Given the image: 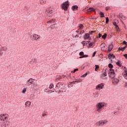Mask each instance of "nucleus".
Listing matches in <instances>:
<instances>
[{
  "label": "nucleus",
  "instance_id": "cd10ccee",
  "mask_svg": "<svg viewBox=\"0 0 127 127\" xmlns=\"http://www.w3.org/2000/svg\"><path fill=\"white\" fill-rule=\"evenodd\" d=\"M116 65H118V66H119V67L122 66V64H121V62L118 61V62L116 63Z\"/></svg>",
  "mask_w": 127,
  "mask_h": 127
},
{
  "label": "nucleus",
  "instance_id": "473e14b6",
  "mask_svg": "<svg viewBox=\"0 0 127 127\" xmlns=\"http://www.w3.org/2000/svg\"><path fill=\"white\" fill-rule=\"evenodd\" d=\"M87 75H88V73H86L85 74L81 75L80 76L81 78H85V77H86L87 76Z\"/></svg>",
  "mask_w": 127,
  "mask_h": 127
},
{
  "label": "nucleus",
  "instance_id": "5fc2aeb1",
  "mask_svg": "<svg viewBox=\"0 0 127 127\" xmlns=\"http://www.w3.org/2000/svg\"><path fill=\"white\" fill-rule=\"evenodd\" d=\"M123 44H125V45H126L127 44V42L126 41H124L123 42Z\"/></svg>",
  "mask_w": 127,
  "mask_h": 127
},
{
  "label": "nucleus",
  "instance_id": "393cba45",
  "mask_svg": "<svg viewBox=\"0 0 127 127\" xmlns=\"http://www.w3.org/2000/svg\"><path fill=\"white\" fill-rule=\"evenodd\" d=\"M55 22V19H52L47 22V23H54Z\"/></svg>",
  "mask_w": 127,
  "mask_h": 127
},
{
  "label": "nucleus",
  "instance_id": "4d7b16f0",
  "mask_svg": "<svg viewBox=\"0 0 127 127\" xmlns=\"http://www.w3.org/2000/svg\"><path fill=\"white\" fill-rule=\"evenodd\" d=\"M75 83H76V82L72 81V82H70V84H75Z\"/></svg>",
  "mask_w": 127,
  "mask_h": 127
},
{
  "label": "nucleus",
  "instance_id": "680f3d73",
  "mask_svg": "<svg viewBox=\"0 0 127 127\" xmlns=\"http://www.w3.org/2000/svg\"><path fill=\"white\" fill-rule=\"evenodd\" d=\"M45 116H46V114L43 113V117H45Z\"/></svg>",
  "mask_w": 127,
  "mask_h": 127
},
{
  "label": "nucleus",
  "instance_id": "79ce46f5",
  "mask_svg": "<svg viewBox=\"0 0 127 127\" xmlns=\"http://www.w3.org/2000/svg\"><path fill=\"white\" fill-rule=\"evenodd\" d=\"M113 25H114L116 28L117 27V26H118V24H117V22H113Z\"/></svg>",
  "mask_w": 127,
  "mask_h": 127
},
{
  "label": "nucleus",
  "instance_id": "dca6fc26",
  "mask_svg": "<svg viewBox=\"0 0 127 127\" xmlns=\"http://www.w3.org/2000/svg\"><path fill=\"white\" fill-rule=\"evenodd\" d=\"M77 33H78V34L75 35L74 36V37H79V35L80 34H83V33H84V31H76Z\"/></svg>",
  "mask_w": 127,
  "mask_h": 127
},
{
  "label": "nucleus",
  "instance_id": "0e129e2a",
  "mask_svg": "<svg viewBox=\"0 0 127 127\" xmlns=\"http://www.w3.org/2000/svg\"><path fill=\"white\" fill-rule=\"evenodd\" d=\"M79 58L81 59L82 58H84V57H83V56H82L80 57Z\"/></svg>",
  "mask_w": 127,
  "mask_h": 127
},
{
  "label": "nucleus",
  "instance_id": "49530a36",
  "mask_svg": "<svg viewBox=\"0 0 127 127\" xmlns=\"http://www.w3.org/2000/svg\"><path fill=\"white\" fill-rule=\"evenodd\" d=\"M82 44H83V46H85V45H86V44H87V43H86V42H85V41H83L82 42Z\"/></svg>",
  "mask_w": 127,
  "mask_h": 127
},
{
  "label": "nucleus",
  "instance_id": "8fccbe9b",
  "mask_svg": "<svg viewBox=\"0 0 127 127\" xmlns=\"http://www.w3.org/2000/svg\"><path fill=\"white\" fill-rule=\"evenodd\" d=\"M83 58H86V57H88V55H83Z\"/></svg>",
  "mask_w": 127,
  "mask_h": 127
},
{
  "label": "nucleus",
  "instance_id": "c85d7f7f",
  "mask_svg": "<svg viewBox=\"0 0 127 127\" xmlns=\"http://www.w3.org/2000/svg\"><path fill=\"white\" fill-rule=\"evenodd\" d=\"M88 11H95V9L94 8L90 7L88 9Z\"/></svg>",
  "mask_w": 127,
  "mask_h": 127
},
{
  "label": "nucleus",
  "instance_id": "a18cd8bd",
  "mask_svg": "<svg viewBox=\"0 0 127 127\" xmlns=\"http://www.w3.org/2000/svg\"><path fill=\"white\" fill-rule=\"evenodd\" d=\"M67 86H68V88H71V87H73V85H72V84H71L70 83V84H68V85H67Z\"/></svg>",
  "mask_w": 127,
  "mask_h": 127
},
{
  "label": "nucleus",
  "instance_id": "774afa93",
  "mask_svg": "<svg viewBox=\"0 0 127 127\" xmlns=\"http://www.w3.org/2000/svg\"><path fill=\"white\" fill-rule=\"evenodd\" d=\"M122 68H124V66H122Z\"/></svg>",
  "mask_w": 127,
  "mask_h": 127
},
{
  "label": "nucleus",
  "instance_id": "603ef678",
  "mask_svg": "<svg viewBox=\"0 0 127 127\" xmlns=\"http://www.w3.org/2000/svg\"><path fill=\"white\" fill-rule=\"evenodd\" d=\"M109 9H110V7L107 6V7H106V10H109Z\"/></svg>",
  "mask_w": 127,
  "mask_h": 127
},
{
  "label": "nucleus",
  "instance_id": "ea45409f",
  "mask_svg": "<svg viewBox=\"0 0 127 127\" xmlns=\"http://www.w3.org/2000/svg\"><path fill=\"white\" fill-rule=\"evenodd\" d=\"M89 47H91L93 48V43H90L89 45H88Z\"/></svg>",
  "mask_w": 127,
  "mask_h": 127
},
{
  "label": "nucleus",
  "instance_id": "f704fd0d",
  "mask_svg": "<svg viewBox=\"0 0 127 127\" xmlns=\"http://www.w3.org/2000/svg\"><path fill=\"white\" fill-rule=\"evenodd\" d=\"M57 79H58V80H61V79H62V76L60 75L57 76Z\"/></svg>",
  "mask_w": 127,
  "mask_h": 127
},
{
  "label": "nucleus",
  "instance_id": "6e6552de",
  "mask_svg": "<svg viewBox=\"0 0 127 127\" xmlns=\"http://www.w3.org/2000/svg\"><path fill=\"white\" fill-rule=\"evenodd\" d=\"M109 74L110 78H115L116 76V75L115 74V71L113 69H110V70L109 71Z\"/></svg>",
  "mask_w": 127,
  "mask_h": 127
},
{
  "label": "nucleus",
  "instance_id": "ddd939ff",
  "mask_svg": "<svg viewBox=\"0 0 127 127\" xmlns=\"http://www.w3.org/2000/svg\"><path fill=\"white\" fill-rule=\"evenodd\" d=\"M8 125H9V122L7 121H5L2 123L1 127H8Z\"/></svg>",
  "mask_w": 127,
  "mask_h": 127
},
{
  "label": "nucleus",
  "instance_id": "4be33fe9",
  "mask_svg": "<svg viewBox=\"0 0 127 127\" xmlns=\"http://www.w3.org/2000/svg\"><path fill=\"white\" fill-rule=\"evenodd\" d=\"M93 96L94 97V98H98V97H99V94L98 92H96L95 93H94L93 94Z\"/></svg>",
  "mask_w": 127,
  "mask_h": 127
},
{
  "label": "nucleus",
  "instance_id": "9d476101",
  "mask_svg": "<svg viewBox=\"0 0 127 127\" xmlns=\"http://www.w3.org/2000/svg\"><path fill=\"white\" fill-rule=\"evenodd\" d=\"M118 17L119 18H121V19H123V20H126L127 19V16H124L123 13H120L118 16Z\"/></svg>",
  "mask_w": 127,
  "mask_h": 127
},
{
  "label": "nucleus",
  "instance_id": "69168bd1",
  "mask_svg": "<svg viewBox=\"0 0 127 127\" xmlns=\"http://www.w3.org/2000/svg\"><path fill=\"white\" fill-rule=\"evenodd\" d=\"M124 70H127V67L126 66L124 67Z\"/></svg>",
  "mask_w": 127,
  "mask_h": 127
},
{
  "label": "nucleus",
  "instance_id": "de8ad7c7",
  "mask_svg": "<svg viewBox=\"0 0 127 127\" xmlns=\"http://www.w3.org/2000/svg\"><path fill=\"white\" fill-rule=\"evenodd\" d=\"M3 54V52L0 50V56H1Z\"/></svg>",
  "mask_w": 127,
  "mask_h": 127
},
{
  "label": "nucleus",
  "instance_id": "1a4fd4ad",
  "mask_svg": "<svg viewBox=\"0 0 127 127\" xmlns=\"http://www.w3.org/2000/svg\"><path fill=\"white\" fill-rule=\"evenodd\" d=\"M104 86H105V83H100L96 85V90H99V91H100L101 89H103L104 88Z\"/></svg>",
  "mask_w": 127,
  "mask_h": 127
},
{
  "label": "nucleus",
  "instance_id": "58836bf2",
  "mask_svg": "<svg viewBox=\"0 0 127 127\" xmlns=\"http://www.w3.org/2000/svg\"><path fill=\"white\" fill-rule=\"evenodd\" d=\"M78 70H79L78 68L74 69L73 71H71V73H75V72H76V71H78Z\"/></svg>",
  "mask_w": 127,
  "mask_h": 127
},
{
  "label": "nucleus",
  "instance_id": "0eeeda50",
  "mask_svg": "<svg viewBox=\"0 0 127 127\" xmlns=\"http://www.w3.org/2000/svg\"><path fill=\"white\" fill-rule=\"evenodd\" d=\"M56 89H58V90H60V92H63V83H59L57 84Z\"/></svg>",
  "mask_w": 127,
  "mask_h": 127
},
{
  "label": "nucleus",
  "instance_id": "e2e57ef3",
  "mask_svg": "<svg viewBox=\"0 0 127 127\" xmlns=\"http://www.w3.org/2000/svg\"><path fill=\"white\" fill-rule=\"evenodd\" d=\"M45 92H50V90H49L47 91V89H45Z\"/></svg>",
  "mask_w": 127,
  "mask_h": 127
},
{
  "label": "nucleus",
  "instance_id": "f03ea898",
  "mask_svg": "<svg viewBox=\"0 0 127 127\" xmlns=\"http://www.w3.org/2000/svg\"><path fill=\"white\" fill-rule=\"evenodd\" d=\"M45 13H46V14L47 15V16H49V17H51V16H53V10H52V8H51V7L48 8Z\"/></svg>",
  "mask_w": 127,
  "mask_h": 127
},
{
  "label": "nucleus",
  "instance_id": "5701e85b",
  "mask_svg": "<svg viewBox=\"0 0 127 127\" xmlns=\"http://www.w3.org/2000/svg\"><path fill=\"white\" fill-rule=\"evenodd\" d=\"M40 4H45L46 3V0H40Z\"/></svg>",
  "mask_w": 127,
  "mask_h": 127
},
{
  "label": "nucleus",
  "instance_id": "b1692460",
  "mask_svg": "<svg viewBox=\"0 0 127 127\" xmlns=\"http://www.w3.org/2000/svg\"><path fill=\"white\" fill-rule=\"evenodd\" d=\"M32 63H34V64H36L37 63V60L36 59H33L31 60V62Z\"/></svg>",
  "mask_w": 127,
  "mask_h": 127
},
{
  "label": "nucleus",
  "instance_id": "a878e982",
  "mask_svg": "<svg viewBox=\"0 0 127 127\" xmlns=\"http://www.w3.org/2000/svg\"><path fill=\"white\" fill-rule=\"evenodd\" d=\"M109 57H110V58H112V59H115V58H116V56H115V55L111 54L109 55Z\"/></svg>",
  "mask_w": 127,
  "mask_h": 127
},
{
  "label": "nucleus",
  "instance_id": "7c9ffc66",
  "mask_svg": "<svg viewBox=\"0 0 127 127\" xmlns=\"http://www.w3.org/2000/svg\"><path fill=\"white\" fill-rule=\"evenodd\" d=\"M99 68H100V66H99V65H96L95 71H98L97 69H99Z\"/></svg>",
  "mask_w": 127,
  "mask_h": 127
},
{
  "label": "nucleus",
  "instance_id": "2f4dec72",
  "mask_svg": "<svg viewBox=\"0 0 127 127\" xmlns=\"http://www.w3.org/2000/svg\"><path fill=\"white\" fill-rule=\"evenodd\" d=\"M83 25L82 24H80L79 26V29L78 31H80V30H81V29H82L83 28Z\"/></svg>",
  "mask_w": 127,
  "mask_h": 127
},
{
  "label": "nucleus",
  "instance_id": "bf43d9fd",
  "mask_svg": "<svg viewBox=\"0 0 127 127\" xmlns=\"http://www.w3.org/2000/svg\"><path fill=\"white\" fill-rule=\"evenodd\" d=\"M125 87H127V82H125V84H124Z\"/></svg>",
  "mask_w": 127,
  "mask_h": 127
},
{
  "label": "nucleus",
  "instance_id": "e433bc0d",
  "mask_svg": "<svg viewBox=\"0 0 127 127\" xmlns=\"http://www.w3.org/2000/svg\"><path fill=\"white\" fill-rule=\"evenodd\" d=\"M108 66L109 67V68H110V69H112V68H113V64H110Z\"/></svg>",
  "mask_w": 127,
  "mask_h": 127
},
{
  "label": "nucleus",
  "instance_id": "412c9836",
  "mask_svg": "<svg viewBox=\"0 0 127 127\" xmlns=\"http://www.w3.org/2000/svg\"><path fill=\"white\" fill-rule=\"evenodd\" d=\"M71 9L74 11L78 10V6L76 5H73L71 7Z\"/></svg>",
  "mask_w": 127,
  "mask_h": 127
},
{
  "label": "nucleus",
  "instance_id": "c756f323",
  "mask_svg": "<svg viewBox=\"0 0 127 127\" xmlns=\"http://www.w3.org/2000/svg\"><path fill=\"white\" fill-rule=\"evenodd\" d=\"M100 14L101 17H105V14H104V13H103L102 12H100Z\"/></svg>",
  "mask_w": 127,
  "mask_h": 127
},
{
  "label": "nucleus",
  "instance_id": "7ed1b4c3",
  "mask_svg": "<svg viewBox=\"0 0 127 127\" xmlns=\"http://www.w3.org/2000/svg\"><path fill=\"white\" fill-rule=\"evenodd\" d=\"M107 123H109L108 120H100L96 123V126L97 127H103L104 125H106Z\"/></svg>",
  "mask_w": 127,
  "mask_h": 127
},
{
  "label": "nucleus",
  "instance_id": "aec40b11",
  "mask_svg": "<svg viewBox=\"0 0 127 127\" xmlns=\"http://www.w3.org/2000/svg\"><path fill=\"white\" fill-rule=\"evenodd\" d=\"M90 38V34L89 33L85 34L84 36V39L85 40L89 39Z\"/></svg>",
  "mask_w": 127,
  "mask_h": 127
},
{
  "label": "nucleus",
  "instance_id": "3c124183",
  "mask_svg": "<svg viewBox=\"0 0 127 127\" xmlns=\"http://www.w3.org/2000/svg\"><path fill=\"white\" fill-rule=\"evenodd\" d=\"M75 82H76V83H80V82H82V81L79 80H77V81H75Z\"/></svg>",
  "mask_w": 127,
  "mask_h": 127
},
{
  "label": "nucleus",
  "instance_id": "39448f33",
  "mask_svg": "<svg viewBox=\"0 0 127 127\" xmlns=\"http://www.w3.org/2000/svg\"><path fill=\"white\" fill-rule=\"evenodd\" d=\"M7 120H8V115L6 114L0 115V121L4 122V121H7Z\"/></svg>",
  "mask_w": 127,
  "mask_h": 127
},
{
  "label": "nucleus",
  "instance_id": "20e7f679",
  "mask_svg": "<svg viewBox=\"0 0 127 127\" xmlns=\"http://www.w3.org/2000/svg\"><path fill=\"white\" fill-rule=\"evenodd\" d=\"M30 37L33 39V40H35L36 41H38L40 40V36L36 34L31 35Z\"/></svg>",
  "mask_w": 127,
  "mask_h": 127
},
{
  "label": "nucleus",
  "instance_id": "a211bd4d",
  "mask_svg": "<svg viewBox=\"0 0 127 127\" xmlns=\"http://www.w3.org/2000/svg\"><path fill=\"white\" fill-rule=\"evenodd\" d=\"M25 106H26V107H28V108H29V107L31 106V102L29 101H26L25 102Z\"/></svg>",
  "mask_w": 127,
  "mask_h": 127
},
{
  "label": "nucleus",
  "instance_id": "bb28decb",
  "mask_svg": "<svg viewBox=\"0 0 127 127\" xmlns=\"http://www.w3.org/2000/svg\"><path fill=\"white\" fill-rule=\"evenodd\" d=\"M126 49V47H119V50L121 51H125V50Z\"/></svg>",
  "mask_w": 127,
  "mask_h": 127
},
{
  "label": "nucleus",
  "instance_id": "f3484780",
  "mask_svg": "<svg viewBox=\"0 0 127 127\" xmlns=\"http://www.w3.org/2000/svg\"><path fill=\"white\" fill-rule=\"evenodd\" d=\"M0 50L1 51H3L4 52H5L7 51V48L6 47H1L0 48Z\"/></svg>",
  "mask_w": 127,
  "mask_h": 127
},
{
  "label": "nucleus",
  "instance_id": "13d9d810",
  "mask_svg": "<svg viewBox=\"0 0 127 127\" xmlns=\"http://www.w3.org/2000/svg\"><path fill=\"white\" fill-rule=\"evenodd\" d=\"M33 87H36V86H37V84H35V83H34V84H33Z\"/></svg>",
  "mask_w": 127,
  "mask_h": 127
},
{
  "label": "nucleus",
  "instance_id": "f8f14e48",
  "mask_svg": "<svg viewBox=\"0 0 127 127\" xmlns=\"http://www.w3.org/2000/svg\"><path fill=\"white\" fill-rule=\"evenodd\" d=\"M119 82V80L118 78H114L112 80V84H113V85H118Z\"/></svg>",
  "mask_w": 127,
  "mask_h": 127
},
{
  "label": "nucleus",
  "instance_id": "6ab92c4d",
  "mask_svg": "<svg viewBox=\"0 0 127 127\" xmlns=\"http://www.w3.org/2000/svg\"><path fill=\"white\" fill-rule=\"evenodd\" d=\"M107 75V70H105V72L104 73L101 74L100 77L101 79H104V77H106Z\"/></svg>",
  "mask_w": 127,
  "mask_h": 127
},
{
  "label": "nucleus",
  "instance_id": "864d4df0",
  "mask_svg": "<svg viewBox=\"0 0 127 127\" xmlns=\"http://www.w3.org/2000/svg\"><path fill=\"white\" fill-rule=\"evenodd\" d=\"M95 32H96L95 31H92L90 33V34H93V33H95Z\"/></svg>",
  "mask_w": 127,
  "mask_h": 127
},
{
  "label": "nucleus",
  "instance_id": "2eb2a0df",
  "mask_svg": "<svg viewBox=\"0 0 127 127\" xmlns=\"http://www.w3.org/2000/svg\"><path fill=\"white\" fill-rule=\"evenodd\" d=\"M113 48H114V45H113V44L109 45L108 47V52H111V51L113 50Z\"/></svg>",
  "mask_w": 127,
  "mask_h": 127
},
{
  "label": "nucleus",
  "instance_id": "a19ab883",
  "mask_svg": "<svg viewBox=\"0 0 127 127\" xmlns=\"http://www.w3.org/2000/svg\"><path fill=\"white\" fill-rule=\"evenodd\" d=\"M80 56H83L84 55V52H81L79 53Z\"/></svg>",
  "mask_w": 127,
  "mask_h": 127
},
{
  "label": "nucleus",
  "instance_id": "c03bdc74",
  "mask_svg": "<svg viewBox=\"0 0 127 127\" xmlns=\"http://www.w3.org/2000/svg\"><path fill=\"white\" fill-rule=\"evenodd\" d=\"M106 23H109V17H106Z\"/></svg>",
  "mask_w": 127,
  "mask_h": 127
},
{
  "label": "nucleus",
  "instance_id": "09e8293b",
  "mask_svg": "<svg viewBox=\"0 0 127 127\" xmlns=\"http://www.w3.org/2000/svg\"><path fill=\"white\" fill-rule=\"evenodd\" d=\"M96 53H97V52H94V53H93V54L92 57H95V55H96Z\"/></svg>",
  "mask_w": 127,
  "mask_h": 127
},
{
  "label": "nucleus",
  "instance_id": "052dcab7",
  "mask_svg": "<svg viewBox=\"0 0 127 127\" xmlns=\"http://www.w3.org/2000/svg\"><path fill=\"white\" fill-rule=\"evenodd\" d=\"M102 37V34H99V38H100V37Z\"/></svg>",
  "mask_w": 127,
  "mask_h": 127
},
{
  "label": "nucleus",
  "instance_id": "9b49d317",
  "mask_svg": "<svg viewBox=\"0 0 127 127\" xmlns=\"http://www.w3.org/2000/svg\"><path fill=\"white\" fill-rule=\"evenodd\" d=\"M33 82H34V79L33 78H30L27 81L26 84H28V85H30L32 84H33Z\"/></svg>",
  "mask_w": 127,
  "mask_h": 127
},
{
  "label": "nucleus",
  "instance_id": "4468645a",
  "mask_svg": "<svg viewBox=\"0 0 127 127\" xmlns=\"http://www.w3.org/2000/svg\"><path fill=\"white\" fill-rule=\"evenodd\" d=\"M123 76L124 77L126 80H127V70L124 69V72H123Z\"/></svg>",
  "mask_w": 127,
  "mask_h": 127
},
{
  "label": "nucleus",
  "instance_id": "423d86ee",
  "mask_svg": "<svg viewBox=\"0 0 127 127\" xmlns=\"http://www.w3.org/2000/svg\"><path fill=\"white\" fill-rule=\"evenodd\" d=\"M68 6H69V2L68 1H65L63 3L62 7L64 10H68Z\"/></svg>",
  "mask_w": 127,
  "mask_h": 127
},
{
  "label": "nucleus",
  "instance_id": "c9c22d12",
  "mask_svg": "<svg viewBox=\"0 0 127 127\" xmlns=\"http://www.w3.org/2000/svg\"><path fill=\"white\" fill-rule=\"evenodd\" d=\"M54 87V85H53V84H50V86H49V88L50 89H53Z\"/></svg>",
  "mask_w": 127,
  "mask_h": 127
},
{
  "label": "nucleus",
  "instance_id": "f257e3e1",
  "mask_svg": "<svg viewBox=\"0 0 127 127\" xmlns=\"http://www.w3.org/2000/svg\"><path fill=\"white\" fill-rule=\"evenodd\" d=\"M106 107H107V103L103 102H99L96 105L95 110L98 113H100V112H102V109Z\"/></svg>",
  "mask_w": 127,
  "mask_h": 127
},
{
  "label": "nucleus",
  "instance_id": "6e6d98bb",
  "mask_svg": "<svg viewBox=\"0 0 127 127\" xmlns=\"http://www.w3.org/2000/svg\"><path fill=\"white\" fill-rule=\"evenodd\" d=\"M124 56L125 57V58H126V59H127V54L124 55Z\"/></svg>",
  "mask_w": 127,
  "mask_h": 127
},
{
  "label": "nucleus",
  "instance_id": "4c0bfd02",
  "mask_svg": "<svg viewBox=\"0 0 127 127\" xmlns=\"http://www.w3.org/2000/svg\"><path fill=\"white\" fill-rule=\"evenodd\" d=\"M118 32H120V31H121V30H120V27H119V26H117V27L116 28Z\"/></svg>",
  "mask_w": 127,
  "mask_h": 127
},
{
  "label": "nucleus",
  "instance_id": "37998d69",
  "mask_svg": "<svg viewBox=\"0 0 127 127\" xmlns=\"http://www.w3.org/2000/svg\"><path fill=\"white\" fill-rule=\"evenodd\" d=\"M25 92H26V88H24L23 90H22V93L23 94H25Z\"/></svg>",
  "mask_w": 127,
  "mask_h": 127
},
{
  "label": "nucleus",
  "instance_id": "338daca9",
  "mask_svg": "<svg viewBox=\"0 0 127 127\" xmlns=\"http://www.w3.org/2000/svg\"><path fill=\"white\" fill-rule=\"evenodd\" d=\"M125 47V49H126V48H127V44L126 46L125 47Z\"/></svg>",
  "mask_w": 127,
  "mask_h": 127
},
{
  "label": "nucleus",
  "instance_id": "72a5a7b5",
  "mask_svg": "<svg viewBox=\"0 0 127 127\" xmlns=\"http://www.w3.org/2000/svg\"><path fill=\"white\" fill-rule=\"evenodd\" d=\"M106 38H107V34H105L102 36V38H103V39H106Z\"/></svg>",
  "mask_w": 127,
  "mask_h": 127
}]
</instances>
